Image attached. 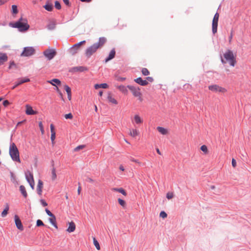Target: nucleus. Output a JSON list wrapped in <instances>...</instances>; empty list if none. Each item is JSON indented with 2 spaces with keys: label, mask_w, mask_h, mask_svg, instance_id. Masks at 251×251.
<instances>
[{
  "label": "nucleus",
  "mask_w": 251,
  "mask_h": 251,
  "mask_svg": "<svg viewBox=\"0 0 251 251\" xmlns=\"http://www.w3.org/2000/svg\"><path fill=\"white\" fill-rule=\"evenodd\" d=\"M14 221L17 228L20 231H23L24 230V226L21 219L17 215L14 216Z\"/></svg>",
  "instance_id": "nucleus-11"
},
{
  "label": "nucleus",
  "mask_w": 251,
  "mask_h": 251,
  "mask_svg": "<svg viewBox=\"0 0 251 251\" xmlns=\"http://www.w3.org/2000/svg\"><path fill=\"white\" fill-rule=\"evenodd\" d=\"M148 82H152L153 81L154 79L153 78V77H151V76H148L146 77V79Z\"/></svg>",
  "instance_id": "nucleus-57"
},
{
  "label": "nucleus",
  "mask_w": 251,
  "mask_h": 251,
  "mask_svg": "<svg viewBox=\"0 0 251 251\" xmlns=\"http://www.w3.org/2000/svg\"><path fill=\"white\" fill-rule=\"evenodd\" d=\"M11 181L15 183L18 184V181L16 180V176L14 174L12 173H10Z\"/></svg>",
  "instance_id": "nucleus-39"
},
{
  "label": "nucleus",
  "mask_w": 251,
  "mask_h": 251,
  "mask_svg": "<svg viewBox=\"0 0 251 251\" xmlns=\"http://www.w3.org/2000/svg\"><path fill=\"white\" fill-rule=\"evenodd\" d=\"M13 67H14L15 68H17V65L15 64V63L14 62V61H11L10 62V63H9V66L8 67V69H11Z\"/></svg>",
  "instance_id": "nucleus-44"
},
{
  "label": "nucleus",
  "mask_w": 251,
  "mask_h": 251,
  "mask_svg": "<svg viewBox=\"0 0 251 251\" xmlns=\"http://www.w3.org/2000/svg\"><path fill=\"white\" fill-rule=\"evenodd\" d=\"M159 215H160V217H162L163 219H164L167 217V213L164 211H161Z\"/></svg>",
  "instance_id": "nucleus-47"
},
{
  "label": "nucleus",
  "mask_w": 251,
  "mask_h": 251,
  "mask_svg": "<svg viewBox=\"0 0 251 251\" xmlns=\"http://www.w3.org/2000/svg\"><path fill=\"white\" fill-rule=\"evenodd\" d=\"M29 176L31 177V180H30V182H29L28 183L29 184L31 188L32 189H34V178H33V176L31 173H29Z\"/></svg>",
  "instance_id": "nucleus-31"
},
{
  "label": "nucleus",
  "mask_w": 251,
  "mask_h": 251,
  "mask_svg": "<svg viewBox=\"0 0 251 251\" xmlns=\"http://www.w3.org/2000/svg\"><path fill=\"white\" fill-rule=\"evenodd\" d=\"M45 226L43 221L40 219H38L36 221V226Z\"/></svg>",
  "instance_id": "nucleus-41"
},
{
  "label": "nucleus",
  "mask_w": 251,
  "mask_h": 251,
  "mask_svg": "<svg viewBox=\"0 0 251 251\" xmlns=\"http://www.w3.org/2000/svg\"><path fill=\"white\" fill-rule=\"evenodd\" d=\"M43 187V181L39 179L38 181L37 186V194L41 196L42 193V189Z\"/></svg>",
  "instance_id": "nucleus-16"
},
{
  "label": "nucleus",
  "mask_w": 251,
  "mask_h": 251,
  "mask_svg": "<svg viewBox=\"0 0 251 251\" xmlns=\"http://www.w3.org/2000/svg\"><path fill=\"white\" fill-rule=\"evenodd\" d=\"M126 77L118 76L117 77V80L119 81H124L126 80Z\"/></svg>",
  "instance_id": "nucleus-58"
},
{
  "label": "nucleus",
  "mask_w": 251,
  "mask_h": 251,
  "mask_svg": "<svg viewBox=\"0 0 251 251\" xmlns=\"http://www.w3.org/2000/svg\"><path fill=\"white\" fill-rule=\"evenodd\" d=\"M86 181L90 183H93L94 181V180L93 179L89 177H87Z\"/></svg>",
  "instance_id": "nucleus-62"
},
{
  "label": "nucleus",
  "mask_w": 251,
  "mask_h": 251,
  "mask_svg": "<svg viewBox=\"0 0 251 251\" xmlns=\"http://www.w3.org/2000/svg\"><path fill=\"white\" fill-rule=\"evenodd\" d=\"M75 225L73 222L69 223V226L67 229V231L69 232H72L75 231Z\"/></svg>",
  "instance_id": "nucleus-18"
},
{
  "label": "nucleus",
  "mask_w": 251,
  "mask_h": 251,
  "mask_svg": "<svg viewBox=\"0 0 251 251\" xmlns=\"http://www.w3.org/2000/svg\"><path fill=\"white\" fill-rule=\"evenodd\" d=\"M43 7L47 11H52L53 9V5L50 3L49 1H47L46 4L43 6Z\"/></svg>",
  "instance_id": "nucleus-20"
},
{
  "label": "nucleus",
  "mask_w": 251,
  "mask_h": 251,
  "mask_svg": "<svg viewBox=\"0 0 251 251\" xmlns=\"http://www.w3.org/2000/svg\"><path fill=\"white\" fill-rule=\"evenodd\" d=\"M64 3L68 6L71 7V3L70 2L69 0H63Z\"/></svg>",
  "instance_id": "nucleus-54"
},
{
  "label": "nucleus",
  "mask_w": 251,
  "mask_h": 251,
  "mask_svg": "<svg viewBox=\"0 0 251 251\" xmlns=\"http://www.w3.org/2000/svg\"><path fill=\"white\" fill-rule=\"evenodd\" d=\"M48 82L53 86H56V84L57 85H61V81L57 78H53L50 81H48Z\"/></svg>",
  "instance_id": "nucleus-22"
},
{
  "label": "nucleus",
  "mask_w": 251,
  "mask_h": 251,
  "mask_svg": "<svg viewBox=\"0 0 251 251\" xmlns=\"http://www.w3.org/2000/svg\"><path fill=\"white\" fill-rule=\"evenodd\" d=\"M93 243L96 249L98 250H100V246L99 245L98 241L96 240V239L95 237H93Z\"/></svg>",
  "instance_id": "nucleus-35"
},
{
  "label": "nucleus",
  "mask_w": 251,
  "mask_h": 251,
  "mask_svg": "<svg viewBox=\"0 0 251 251\" xmlns=\"http://www.w3.org/2000/svg\"><path fill=\"white\" fill-rule=\"evenodd\" d=\"M94 87L96 89H98L101 88L103 89H106L108 88V85L105 83L101 84H96L95 85Z\"/></svg>",
  "instance_id": "nucleus-21"
},
{
  "label": "nucleus",
  "mask_w": 251,
  "mask_h": 251,
  "mask_svg": "<svg viewBox=\"0 0 251 251\" xmlns=\"http://www.w3.org/2000/svg\"><path fill=\"white\" fill-rule=\"evenodd\" d=\"M106 39L104 37H100L97 43L88 47L85 50V55L87 58H89L94 53H95L98 49L101 48L106 43Z\"/></svg>",
  "instance_id": "nucleus-1"
},
{
  "label": "nucleus",
  "mask_w": 251,
  "mask_h": 251,
  "mask_svg": "<svg viewBox=\"0 0 251 251\" xmlns=\"http://www.w3.org/2000/svg\"><path fill=\"white\" fill-rule=\"evenodd\" d=\"M141 72L144 75L147 76L150 75L149 71L146 68H143L142 69Z\"/></svg>",
  "instance_id": "nucleus-36"
},
{
  "label": "nucleus",
  "mask_w": 251,
  "mask_h": 251,
  "mask_svg": "<svg viewBox=\"0 0 251 251\" xmlns=\"http://www.w3.org/2000/svg\"><path fill=\"white\" fill-rule=\"evenodd\" d=\"M9 154L13 161L20 162L19 150L14 143H12L10 146Z\"/></svg>",
  "instance_id": "nucleus-3"
},
{
  "label": "nucleus",
  "mask_w": 251,
  "mask_h": 251,
  "mask_svg": "<svg viewBox=\"0 0 251 251\" xmlns=\"http://www.w3.org/2000/svg\"><path fill=\"white\" fill-rule=\"evenodd\" d=\"M8 60V56L5 53L0 52V66Z\"/></svg>",
  "instance_id": "nucleus-17"
},
{
  "label": "nucleus",
  "mask_w": 251,
  "mask_h": 251,
  "mask_svg": "<svg viewBox=\"0 0 251 251\" xmlns=\"http://www.w3.org/2000/svg\"><path fill=\"white\" fill-rule=\"evenodd\" d=\"M43 53L49 60H51L56 55V52L53 49H47L44 51Z\"/></svg>",
  "instance_id": "nucleus-8"
},
{
  "label": "nucleus",
  "mask_w": 251,
  "mask_h": 251,
  "mask_svg": "<svg viewBox=\"0 0 251 251\" xmlns=\"http://www.w3.org/2000/svg\"><path fill=\"white\" fill-rule=\"evenodd\" d=\"M130 160L132 162H135V163H139V162L138 161V160H136V159H135L134 158H131L130 159Z\"/></svg>",
  "instance_id": "nucleus-64"
},
{
  "label": "nucleus",
  "mask_w": 251,
  "mask_h": 251,
  "mask_svg": "<svg viewBox=\"0 0 251 251\" xmlns=\"http://www.w3.org/2000/svg\"><path fill=\"white\" fill-rule=\"evenodd\" d=\"M208 89L214 92L224 93L226 91V89L225 88L221 87L216 84L209 86Z\"/></svg>",
  "instance_id": "nucleus-10"
},
{
  "label": "nucleus",
  "mask_w": 251,
  "mask_h": 251,
  "mask_svg": "<svg viewBox=\"0 0 251 251\" xmlns=\"http://www.w3.org/2000/svg\"><path fill=\"white\" fill-rule=\"evenodd\" d=\"M56 91L59 93V96L60 97V98L62 100H64V98H63V95L62 93H61V92L60 91V90L59 89V88L57 87H56Z\"/></svg>",
  "instance_id": "nucleus-51"
},
{
  "label": "nucleus",
  "mask_w": 251,
  "mask_h": 251,
  "mask_svg": "<svg viewBox=\"0 0 251 251\" xmlns=\"http://www.w3.org/2000/svg\"><path fill=\"white\" fill-rule=\"evenodd\" d=\"M232 37H233V30H232L231 31V32H230V36H229V43H230L231 42V40H232Z\"/></svg>",
  "instance_id": "nucleus-61"
},
{
  "label": "nucleus",
  "mask_w": 251,
  "mask_h": 251,
  "mask_svg": "<svg viewBox=\"0 0 251 251\" xmlns=\"http://www.w3.org/2000/svg\"><path fill=\"white\" fill-rule=\"evenodd\" d=\"M9 205L7 203L6 204V206L3 211L1 212V216L2 217H5L8 214V211L9 210Z\"/></svg>",
  "instance_id": "nucleus-29"
},
{
  "label": "nucleus",
  "mask_w": 251,
  "mask_h": 251,
  "mask_svg": "<svg viewBox=\"0 0 251 251\" xmlns=\"http://www.w3.org/2000/svg\"><path fill=\"white\" fill-rule=\"evenodd\" d=\"M130 134L132 137H135L138 134V132L137 129H133L132 131H130Z\"/></svg>",
  "instance_id": "nucleus-38"
},
{
  "label": "nucleus",
  "mask_w": 251,
  "mask_h": 251,
  "mask_svg": "<svg viewBox=\"0 0 251 251\" xmlns=\"http://www.w3.org/2000/svg\"><path fill=\"white\" fill-rule=\"evenodd\" d=\"M174 197V195H173V193H168L166 195V198L170 200V199H171L172 198H173Z\"/></svg>",
  "instance_id": "nucleus-50"
},
{
  "label": "nucleus",
  "mask_w": 251,
  "mask_h": 251,
  "mask_svg": "<svg viewBox=\"0 0 251 251\" xmlns=\"http://www.w3.org/2000/svg\"><path fill=\"white\" fill-rule=\"evenodd\" d=\"M2 104L4 106L7 107L8 105L10 104V102L8 100H4L3 101Z\"/></svg>",
  "instance_id": "nucleus-55"
},
{
  "label": "nucleus",
  "mask_w": 251,
  "mask_h": 251,
  "mask_svg": "<svg viewBox=\"0 0 251 251\" xmlns=\"http://www.w3.org/2000/svg\"><path fill=\"white\" fill-rule=\"evenodd\" d=\"M134 120L135 123L137 124H141L143 123V120L141 119V118L138 115H136L134 116Z\"/></svg>",
  "instance_id": "nucleus-33"
},
{
  "label": "nucleus",
  "mask_w": 251,
  "mask_h": 251,
  "mask_svg": "<svg viewBox=\"0 0 251 251\" xmlns=\"http://www.w3.org/2000/svg\"><path fill=\"white\" fill-rule=\"evenodd\" d=\"M18 13L17 6L16 5H12V13L13 14H17Z\"/></svg>",
  "instance_id": "nucleus-34"
},
{
  "label": "nucleus",
  "mask_w": 251,
  "mask_h": 251,
  "mask_svg": "<svg viewBox=\"0 0 251 251\" xmlns=\"http://www.w3.org/2000/svg\"><path fill=\"white\" fill-rule=\"evenodd\" d=\"M219 18V14L218 12H216L213 17L212 20V33L213 34H215L217 32V28H218V20Z\"/></svg>",
  "instance_id": "nucleus-7"
},
{
  "label": "nucleus",
  "mask_w": 251,
  "mask_h": 251,
  "mask_svg": "<svg viewBox=\"0 0 251 251\" xmlns=\"http://www.w3.org/2000/svg\"><path fill=\"white\" fill-rule=\"evenodd\" d=\"M64 89L66 91L67 94L71 93V89L70 88V87L68 85H65V86H64Z\"/></svg>",
  "instance_id": "nucleus-46"
},
{
  "label": "nucleus",
  "mask_w": 251,
  "mask_h": 251,
  "mask_svg": "<svg viewBox=\"0 0 251 251\" xmlns=\"http://www.w3.org/2000/svg\"><path fill=\"white\" fill-rule=\"evenodd\" d=\"M112 190L113 191L118 192L124 196H126L127 195L126 191L123 188H113Z\"/></svg>",
  "instance_id": "nucleus-26"
},
{
  "label": "nucleus",
  "mask_w": 251,
  "mask_h": 251,
  "mask_svg": "<svg viewBox=\"0 0 251 251\" xmlns=\"http://www.w3.org/2000/svg\"><path fill=\"white\" fill-rule=\"evenodd\" d=\"M55 138V133H51L50 139H51V141L52 144H53Z\"/></svg>",
  "instance_id": "nucleus-52"
},
{
  "label": "nucleus",
  "mask_w": 251,
  "mask_h": 251,
  "mask_svg": "<svg viewBox=\"0 0 251 251\" xmlns=\"http://www.w3.org/2000/svg\"><path fill=\"white\" fill-rule=\"evenodd\" d=\"M157 130L163 135H166L168 133L167 130L163 127L158 126Z\"/></svg>",
  "instance_id": "nucleus-28"
},
{
  "label": "nucleus",
  "mask_w": 251,
  "mask_h": 251,
  "mask_svg": "<svg viewBox=\"0 0 251 251\" xmlns=\"http://www.w3.org/2000/svg\"><path fill=\"white\" fill-rule=\"evenodd\" d=\"M85 147V145H79L74 149V151H77L80 150L84 149Z\"/></svg>",
  "instance_id": "nucleus-42"
},
{
  "label": "nucleus",
  "mask_w": 251,
  "mask_h": 251,
  "mask_svg": "<svg viewBox=\"0 0 251 251\" xmlns=\"http://www.w3.org/2000/svg\"><path fill=\"white\" fill-rule=\"evenodd\" d=\"M88 71V68L85 66H77L71 68L69 70L70 72L75 73V72H83L84 71Z\"/></svg>",
  "instance_id": "nucleus-12"
},
{
  "label": "nucleus",
  "mask_w": 251,
  "mask_h": 251,
  "mask_svg": "<svg viewBox=\"0 0 251 251\" xmlns=\"http://www.w3.org/2000/svg\"><path fill=\"white\" fill-rule=\"evenodd\" d=\"M9 25L12 27L18 28L20 32L26 31L30 27L27 20L26 18L23 19L22 17L15 23L10 22Z\"/></svg>",
  "instance_id": "nucleus-2"
},
{
  "label": "nucleus",
  "mask_w": 251,
  "mask_h": 251,
  "mask_svg": "<svg viewBox=\"0 0 251 251\" xmlns=\"http://www.w3.org/2000/svg\"><path fill=\"white\" fill-rule=\"evenodd\" d=\"M35 53V50L32 47H27L24 48L21 56H30Z\"/></svg>",
  "instance_id": "nucleus-6"
},
{
  "label": "nucleus",
  "mask_w": 251,
  "mask_h": 251,
  "mask_svg": "<svg viewBox=\"0 0 251 251\" xmlns=\"http://www.w3.org/2000/svg\"><path fill=\"white\" fill-rule=\"evenodd\" d=\"M201 151H202L203 152H204L205 154L207 153L208 152V149H207V147L206 145H202L201 147Z\"/></svg>",
  "instance_id": "nucleus-40"
},
{
  "label": "nucleus",
  "mask_w": 251,
  "mask_h": 251,
  "mask_svg": "<svg viewBox=\"0 0 251 251\" xmlns=\"http://www.w3.org/2000/svg\"><path fill=\"white\" fill-rule=\"evenodd\" d=\"M51 133H55L54 126L53 124H51L50 126Z\"/></svg>",
  "instance_id": "nucleus-59"
},
{
  "label": "nucleus",
  "mask_w": 251,
  "mask_h": 251,
  "mask_svg": "<svg viewBox=\"0 0 251 251\" xmlns=\"http://www.w3.org/2000/svg\"><path fill=\"white\" fill-rule=\"evenodd\" d=\"M116 55L115 49L113 48L109 52L108 56L105 58V62H107L113 59Z\"/></svg>",
  "instance_id": "nucleus-15"
},
{
  "label": "nucleus",
  "mask_w": 251,
  "mask_h": 251,
  "mask_svg": "<svg viewBox=\"0 0 251 251\" xmlns=\"http://www.w3.org/2000/svg\"><path fill=\"white\" fill-rule=\"evenodd\" d=\"M20 191L25 198H26L27 197V193L26 192L25 187L24 185H21L20 186Z\"/></svg>",
  "instance_id": "nucleus-23"
},
{
  "label": "nucleus",
  "mask_w": 251,
  "mask_h": 251,
  "mask_svg": "<svg viewBox=\"0 0 251 251\" xmlns=\"http://www.w3.org/2000/svg\"><path fill=\"white\" fill-rule=\"evenodd\" d=\"M127 87L130 90L134 97H137L141 96L140 88L139 87H136L132 85H127Z\"/></svg>",
  "instance_id": "nucleus-9"
},
{
  "label": "nucleus",
  "mask_w": 251,
  "mask_h": 251,
  "mask_svg": "<svg viewBox=\"0 0 251 251\" xmlns=\"http://www.w3.org/2000/svg\"><path fill=\"white\" fill-rule=\"evenodd\" d=\"M118 201L119 204L121 205L122 206H123V207H126V202L124 200L119 198L118 199Z\"/></svg>",
  "instance_id": "nucleus-37"
},
{
  "label": "nucleus",
  "mask_w": 251,
  "mask_h": 251,
  "mask_svg": "<svg viewBox=\"0 0 251 251\" xmlns=\"http://www.w3.org/2000/svg\"><path fill=\"white\" fill-rule=\"evenodd\" d=\"M64 117L66 119H72L73 118V116L71 113L65 114Z\"/></svg>",
  "instance_id": "nucleus-48"
},
{
  "label": "nucleus",
  "mask_w": 251,
  "mask_h": 251,
  "mask_svg": "<svg viewBox=\"0 0 251 251\" xmlns=\"http://www.w3.org/2000/svg\"><path fill=\"white\" fill-rule=\"evenodd\" d=\"M231 163H232V166L234 168H235L236 166V161L235 159L232 158Z\"/></svg>",
  "instance_id": "nucleus-60"
},
{
  "label": "nucleus",
  "mask_w": 251,
  "mask_h": 251,
  "mask_svg": "<svg viewBox=\"0 0 251 251\" xmlns=\"http://www.w3.org/2000/svg\"><path fill=\"white\" fill-rule=\"evenodd\" d=\"M224 56L226 61H229L230 65L234 67L236 63L235 58H234L232 51L231 50H227L224 54Z\"/></svg>",
  "instance_id": "nucleus-4"
},
{
  "label": "nucleus",
  "mask_w": 251,
  "mask_h": 251,
  "mask_svg": "<svg viewBox=\"0 0 251 251\" xmlns=\"http://www.w3.org/2000/svg\"><path fill=\"white\" fill-rule=\"evenodd\" d=\"M49 221L54 227L57 228L58 227L56 222V217L54 215H53V217H50L49 219Z\"/></svg>",
  "instance_id": "nucleus-24"
},
{
  "label": "nucleus",
  "mask_w": 251,
  "mask_h": 251,
  "mask_svg": "<svg viewBox=\"0 0 251 251\" xmlns=\"http://www.w3.org/2000/svg\"><path fill=\"white\" fill-rule=\"evenodd\" d=\"M56 24L55 22H51L47 25V28L49 30H53L55 29Z\"/></svg>",
  "instance_id": "nucleus-30"
},
{
  "label": "nucleus",
  "mask_w": 251,
  "mask_h": 251,
  "mask_svg": "<svg viewBox=\"0 0 251 251\" xmlns=\"http://www.w3.org/2000/svg\"><path fill=\"white\" fill-rule=\"evenodd\" d=\"M25 113L28 115H33L36 114L37 112L33 110L31 106L26 105Z\"/></svg>",
  "instance_id": "nucleus-14"
},
{
  "label": "nucleus",
  "mask_w": 251,
  "mask_h": 251,
  "mask_svg": "<svg viewBox=\"0 0 251 251\" xmlns=\"http://www.w3.org/2000/svg\"><path fill=\"white\" fill-rule=\"evenodd\" d=\"M57 176L56 174L55 168L52 167L51 169V179L54 180L56 178Z\"/></svg>",
  "instance_id": "nucleus-32"
},
{
  "label": "nucleus",
  "mask_w": 251,
  "mask_h": 251,
  "mask_svg": "<svg viewBox=\"0 0 251 251\" xmlns=\"http://www.w3.org/2000/svg\"><path fill=\"white\" fill-rule=\"evenodd\" d=\"M30 81V79L28 78L25 77L20 78L17 81V85H21L24 83Z\"/></svg>",
  "instance_id": "nucleus-27"
},
{
  "label": "nucleus",
  "mask_w": 251,
  "mask_h": 251,
  "mask_svg": "<svg viewBox=\"0 0 251 251\" xmlns=\"http://www.w3.org/2000/svg\"><path fill=\"white\" fill-rule=\"evenodd\" d=\"M45 211L47 215L50 217H53V214L48 208L45 209Z\"/></svg>",
  "instance_id": "nucleus-53"
},
{
  "label": "nucleus",
  "mask_w": 251,
  "mask_h": 251,
  "mask_svg": "<svg viewBox=\"0 0 251 251\" xmlns=\"http://www.w3.org/2000/svg\"><path fill=\"white\" fill-rule=\"evenodd\" d=\"M107 100L109 102H111L113 104H117L118 103V102L116 100H115L114 98H112L111 96V93H108V95L107 96Z\"/></svg>",
  "instance_id": "nucleus-25"
},
{
  "label": "nucleus",
  "mask_w": 251,
  "mask_h": 251,
  "mask_svg": "<svg viewBox=\"0 0 251 251\" xmlns=\"http://www.w3.org/2000/svg\"><path fill=\"white\" fill-rule=\"evenodd\" d=\"M39 126L40 127L41 133L43 134L44 133V126L41 122H39Z\"/></svg>",
  "instance_id": "nucleus-49"
},
{
  "label": "nucleus",
  "mask_w": 251,
  "mask_h": 251,
  "mask_svg": "<svg viewBox=\"0 0 251 251\" xmlns=\"http://www.w3.org/2000/svg\"><path fill=\"white\" fill-rule=\"evenodd\" d=\"M25 122V120H24V121H21V122H19L17 125H16V127H17V126H20L21 125H22L23 123H24V122Z\"/></svg>",
  "instance_id": "nucleus-63"
},
{
  "label": "nucleus",
  "mask_w": 251,
  "mask_h": 251,
  "mask_svg": "<svg viewBox=\"0 0 251 251\" xmlns=\"http://www.w3.org/2000/svg\"><path fill=\"white\" fill-rule=\"evenodd\" d=\"M85 43L86 41L84 40L74 45L69 50L70 53L72 55H74L79 50L80 46L84 44Z\"/></svg>",
  "instance_id": "nucleus-5"
},
{
  "label": "nucleus",
  "mask_w": 251,
  "mask_h": 251,
  "mask_svg": "<svg viewBox=\"0 0 251 251\" xmlns=\"http://www.w3.org/2000/svg\"><path fill=\"white\" fill-rule=\"evenodd\" d=\"M118 89L122 92L125 95H127L128 93V90L127 89V86H125L124 85H119L117 86Z\"/></svg>",
  "instance_id": "nucleus-19"
},
{
  "label": "nucleus",
  "mask_w": 251,
  "mask_h": 251,
  "mask_svg": "<svg viewBox=\"0 0 251 251\" xmlns=\"http://www.w3.org/2000/svg\"><path fill=\"white\" fill-rule=\"evenodd\" d=\"M29 173H31L29 171L25 173V178L28 183L30 182L31 180V177L29 176Z\"/></svg>",
  "instance_id": "nucleus-45"
},
{
  "label": "nucleus",
  "mask_w": 251,
  "mask_h": 251,
  "mask_svg": "<svg viewBox=\"0 0 251 251\" xmlns=\"http://www.w3.org/2000/svg\"><path fill=\"white\" fill-rule=\"evenodd\" d=\"M134 81L143 86H147L149 84V82L146 80H143L141 77L135 79Z\"/></svg>",
  "instance_id": "nucleus-13"
},
{
  "label": "nucleus",
  "mask_w": 251,
  "mask_h": 251,
  "mask_svg": "<svg viewBox=\"0 0 251 251\" xmlns=\"http://www.w3.org/2000/svg\"><path fill=\"white\" fill-rule=\"evenodd\" d=\"M54 4V6L57 9L59 10L61 8V5L59 1L56 0L55 1Z\"/></svg>",
  "instance_id": "nucleus-43"
},
{
  "label": "nucleus",
  "mask_w": 251,
  "mask_h": 251,
  "mask_svg": "<svg viewBox=\"0 0 251 251\" xmlns=\"http://www.w3.org/2000/svg\"><path fill=\"white\" fill-rule=\"evenodd\" d=\"M40 202L44 207L47 206L48 205V203H47V202L43 199H41L40 200Z\"/></svg>",
  "instance_id": "nucleus-56"
}]
</instances>
